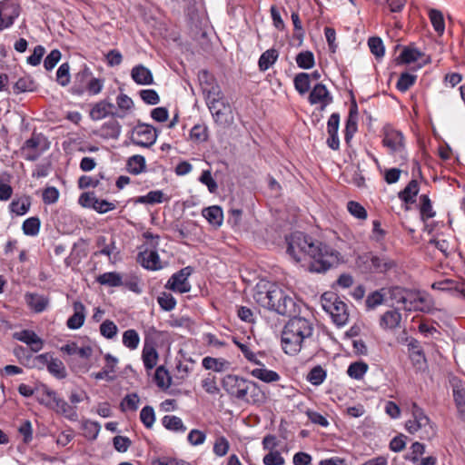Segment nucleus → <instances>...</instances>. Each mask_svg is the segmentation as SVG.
<instances>
[{
    "mask_svg": "<svg viewBox=\"0 0 465 465\" xmlns=\"http://www.w3.org/2000/svg\"><path fill=\"white\" fill-rule=\"evenodd\" d=\"M420 213L421 219L427 221L433 218L436 215V212L432 208V203L430 197L427 194H421L420 196Z\"/></svg>",
    "mask_w": 465,
    "mask_h": 465,
    "instance_id": "36",
    "label": "nucleus"
},
{
    "mask_svg": "<svg viewBox=\"0 0 465 465\" xmlns=\"http://www.w3.org/2000/svg\"><path fill=\"white\" fill-rule=\"evenodd\" d=\"M163 193L160 190L150 191L145 195H142L137 197L134 202L135 203H143V204H155L161 203L163 202Z\"/></svg>",
    "mask_w": 465,
    "mask_h": 465,
    "instance_id": "37",
    "label": "nucleus"
},
{
    "mask_svg": "<svg viewBox=\"0 0 465 465\" xmlns=\"http://www.w3.org/2000/svg\"><path fill=\"white\" fill-rule=\"evenodd\" d=\"M198 80L204 96L207 94L217 95L221 91V88L217 84L213 75L206 70H202L199 72Z\"/></svg>",
    "mask_w": 465,
    "mask_h": 465,
    "instance_id": "17",
    "label": "nucleus"
},
{
    "mask_svg": "<svg viewBox=\"0 0 465 465\" xmlns=\"http://www.w3.org/2000/svg\"><path fill=\"white\" fill-rule=\"evenodd\" d=\"M117 331L118 328L113 321L105 320L100 325V333L106 339H114L116 336Z\"/></svg>",
    "mask_w": 465,
    "mask_h": 465,
    "instance_id": "57",
    "label": "nucleus"
},
{
    "mask_svg": "<svg viewBox=\"0 0 465 465\" xmlns=\"http://www.w3.org/2000/svg\"><path fill=\"white\" fill-rule=\"evenodd\" d=\"M412 414L413 420H410L406 423L407 430L410 433L413 434L420 429H424V432L427 434L435 432L429 417L416 403L412 406Z\"/></svg>",
    "mask_w": 465,
    "mask_h": 465,
    "instance_id": "10",
    "label": "nucleus"
},
{
    "mask_svg": "<svg viewBox=\"0 0 465 465\" xmlns=\"http://www.w3.org/2000/svg\"><path fill=\"white\" fill-rule=\"evenodd\" d=\"M416 80H417V75L411 74L408 72H404V73L401 74V75L397 81V84H396V88L400 92L405 93L412 85H414V84L416 83Z\"/></svg>",
    "mask_w": 465,
    "mask_h": 465,
    "instance_id": "44",
    "label": "nucleus"
},
{
    "mask_svg": "<svg viewBox=\"0 0 465 465\" xmlns=\"http://www.w3.org/2000/svg\"><path fill=\"white\" fill-rule=\"evenodd\" d=\"M453 398L458 411L465 413V389L462 386H454Z\"/></svg>",
    "mask_w": 465,
    "mask_h": 465,
    "instance_id": "61",
    "label": "nucleus"
},
{
    "mask_svg": "<svg viewBox=\"0 0 465 465\" xmlns=\"http://www.w3.org/2000/svg\"><path fill=\"white\" fill-rule=\"evenodd\" d=\"M295 61L297 65L302 69H311L315 64L314 54L308 50L299 53L295 57Z\"/></svg>",
    "mask_w": 465,
    "mask_h": 465,
    "instance_id": "42",
    "label": "nucleus"
},
{
    "mask_svg": "<svg viewBox=\"0 0 465 465\" xmlns=\"http://www.w3.org/2000/svg\"><path fill=\"white\" fill-rule=\"evenodd\" d=\"M41 222L38 217H29L22 224L23 232L27 236H36L40 231Z\"/></svg>",
    "mask_w": 465,
    "mask_h": 465,
    "instance_id": "41",
    "label": "nucleus"
},
{
    "mask_svg": "<svg viewBox=\"0 0 465 465\" xmlns=\"http://www.w3.org/2000/svg\"><path fill=\"white\" fill-rule=\"evenodd\" d=\"M327 372L321 366L317 365L314 366L307 374V381L314 385L319 386L321 385L326 379Z\"/></svg>",
    "mask_w": 465,
    "mask_h": 465,
    "instance_id": "39",
    "label": "nucleus"
},
{
    "mask_svg": "<svg viewBox=\"0 0 465 465\" xmlns=\"http://www.w3.org/2000/svg\"><path fill=\"white\" fill-rule=\"evenodd\" d=\"M190 138L195 143H203L208 139V128L204 124H195L190 131Z\"/></svg>",
    "mask_w": 465,
    "mask_h": 465,
    "instance_id": "51",
    "label": "nucleus"
},
{
    "mask_svg": "<svg viewBox=\"0 0 465 465\" xmlns=\"http://www.w3.org/2000/svg\"><path fill=\"white\" fill-rule=\"evenodd\" d=\"M382 145L394 156L401 160H407L405 137L403 134L391 125H385L382 129Z\"/></svg>",
    "mask_w": 465,
    "mask_h": 465,
    "instance_id": "3",
    "label": "nucleus"
},
{
    "mask_svg": "<svg viewBox=\"0 0 465 465\" xmlns=\"http://www.w3.org/2000/svg\"><path fill=\"white\" fill-rule=\"evenodd\" d=\"M223 388L232 396L243 400L249 391V383L246 380L228 374L222 381Z\"/></svg>",
    "mask_w": 465,
    "mask_h": 465,
    "instance_id": "7",
    "label": "nucleus"
},
{
    "mask_svg": "<svg viewBox=\"0 0 465 465\" xmlns=\"http://www.w3.org/2000/svg\"><path fill=\"white\" fill-rule=\"evenodd\" d=\"M60 398L57 397L56 393L54 391H51L46 388L43 390L42 394L39 397V401L50 409L55 407V403L58 402Z\"/></svg>",
    "mask_w": 465,
    "mask_h": 465,
    "instance_id": "55",
    "label": "nucleus"
},
{
    "mask_svg": "<svg viewBox=\"0 0 465 465\" xmlns=\"http://www.w3.org/2000/svg\"><path fill=\"white\" fill-rule=\"evenodd\" d=\"M372 264L371 273H386L396 268L397 263L391 258L386 255H375L370 260Z\"/></svg>",
    "mask_w": 465,
    "mask_h": 465,
    "instance_id": "18",
    "label": "nucleus"
},
{
    "mask_svg": "<svg viewBox=\"0 0 465 465\" xmlns=\"http://www.w3.org/2000/svg\"><path fill=\"white\" fill-rule=\"evenodd\" d=\"M321 303L334 324L341 327L347 323L349 320L347 304L340 299L338 294L332 292H324L321 297Z\"/></svg>",
    "mask_w": 465,
    "mask_h": 465,
    "instance_id": "2",
    "label": "nucleus"
},
{
    "mask_svg": "<svg viewBox=\"0 0 465 465\" xmlns=\"http://www.w3.org/2000/svg\"><path fill=\"white\" fill-rule=\"evenodd\" d=\"M114 109V104L106 100H102L93 105L90 111V117L94 121H100L109 115L123 117L120 114L114 113L113 111Z\"/></svg>",
    "mask_w": 465,
    "mask_h": 465,
    "instance_id": "14",
    "label": "nucleus"
},
{
    "mask_svg": "<svg viewBox=\"0 0 465 465\" xmlns=\"http://www.w3.org/2000/svg\"><path fill=\"white\" fill-rule=\"evenodd\" d=\"M292 45L300 46L302 44L304 37V30L302 25V22L299 18V15L295 13H292Z\"/></svg>",
    "mask_w": 465,
    "mask_h": 465,
    "instance_id": "35",
    "label": "nucleus"
},
{
    "mask_svg": "<svg viewBox=\"0 0 465 465\" xmlns=\"http://www.w3.org/2000/svg\"><path fill=\"white\" fill-rule=\"evenodd\" d=\"M157 302L160 307L166 312L173 310L176 306V300L171 293L168 292L160 293L157 298Z\"/></svg>",
    "mask_w": 465,
    "mask_h": 465,
    "instance_id": "54",
    "label": "nucleus"
},
{
    "mask_svg": "<svg viewBox=\"0 0 465 465\" xmlns=\"http://www.w3.org/2000/svg\"><path fill=\"white\" fill-rule=\"evenodd\" d=\"M192 273V268L187 266L171 276L165 287L173 292L185 293L191 291V284L188 281Z\"/></svg>",
    "mask_w": 465,
    "mask_h": 465,
    "instance_id": "11",
    "label": "nucleus"
},
{
    "mask_svg": "<svg viewBox=\"0 0 465 465\" xmlns=\"http://www.w3.org/2000/svg\"><path fill=\"white\" fill-rule=\"evenodd\" d=\"M157 136V132L152 125L140 124L132 131L131 141L134 144L148 148L155 143Z\"/></svg>",
    "mask_w": 465,
    "mask_h": 465,
    "instance_id": "6",
    "label": "nucleus"
},
{
    "mask_svg": "<svg viewBox=\"0 0 465 465\" xmlns=\"http://www.w3.org/2000/svg\"><path fill=\"white\" fill-rule=\"evenodd\" d=\"M162 424L167 430L176 432V433H183L186 430V428L183 426L182 420L174 415H166L162 419Z\"/></svg>",
    "mask_w": 465,
    "mask_h": 465,
    "instance_id": "31",
    "label": "nucleus"
},
{
    "mask_svg": "<svg viewBox=\"0 0 465 465\" xmlns=\"http://www.w3.org/2000/svg\"><path fill=\"white\" fill-rule=\"evenodd\" d=\"M97 282L101 285L118 287L123 284V277L116 272H104L97 277Z\"/></svg>",
    "mask_w": 465,
    "mask_h": 465,
    "instance_id": "32",
    "label": "nucleus"
},
{
    "mask_svg": "<svg viewBox=\"0 0 465 465\" xmlns=\"http://www.w3.org/2000/svg\"><path fill=\"white\" fill-rule=\"evenodd\" d=\"M74 314L67 320L66 325L71 330H77L84 325L85 319V307L81 302H74Z\"/></svg>",
    "mask_w": 465,
    "mask_h": 465,
    "instance_id": "20",
    "label": "nucleus"
},
{
    "mask_svg": "<svg viewBox=\"0 0 465 465\" xmlns=\"http://www.w3.org/2000/svg\"><path fill=\"white\" fill-rule=\"evenodd\" d=\"M30 207L31 197L28 195H23L17 199H14L9 205L10 211L18 216L27 213Z\"/></svg>",
    "mask_w": 465,
    "mask_h": 465,
    "instance_id": "27",
    "label": "nucleus"
},
{
    "mask_svg": "<svg viewBox=\"0 0 465 465\" xmlns=\"http://www.w3.org/2000/svg\"><path fill=\"white\" fill-rule=\"evenodd\" d=\"M61 351L68 355H75L81 359H89L92 356L93 349L89 345L78 346L76 342H69L61 347Z\"/></svg>",
    "mask_w": 465,
    "mask_h": 465,
    "instance_id": "22",
    "label": "nucleus"
},
{
    "mask_svg": "<svg viewBox=\"0 0 465 465\" xmlns=\"http://www.w3.org/2000/svg\"><path fill=\"white\" fill-rule=\"evenodd\" d=\"M332 98L330 92L323 84H316L309 95L311 104H317L319 102Z\"/></svg>",
    "mask_w": 465,
    "mask_h": 465,
    "instance_id": "29",
    "label": "nucleus"
},
{
    "mask_svg": "<svg viewBox=\"0 0 465 465\" xmlns=\"http://www.w3.org/2000/svg\"><path fill=\"white\" fill-rule=\"evenodd\" d=\"M130 173L139 174L145 169V159L142 155H134L128 160Z\"/></svg>",
    "mask_w": 465,
    "mask_h": 465,
    "instance_id": "53",
    "label": "nucleus"
},
{
    "mask_svg": "<svg viewBox=\"0 0 465 465\" xmlns=\"http://www.w3.org/2000/svg\"><path fill=\"white\" fill-rule=\"evenodd\" d=\"M428 15L434 31L439 35H442L445 31V21L442 12L438 9H430Z\"/></svg>",
    "mask_w": 465,
    "mask_h": 465,
    "instance_id": "30",
    "label": "nucleus"
},
{
    "mask_svg": "<svg viewBox=\"0 0 465 465\" xmlns=\"http://www.w3.org/2000/svg\"><path fill=\"white\" fill-rule=\"evenodd\" d=\"M251 374L264 382H272L280 379L279 374L276 371L265 369V368H255L251 371Z\"/></svg>",
    "mask_w": 465,
    "mask_h": 465,
    "instance_id": "40",
    "label": "nucleus"
},
{
    "mask_svg": "<svg viewBox=\"0 0 465 465\" xmlns=\"http://www.w3.org/2000/svg\"><path fill=\"white\" fill-rule=\"evenodd\" d=\"M368 45L371 53L377 58H382L385 54V47L381 38L378 36L370 37Z\"/></svg>",
    "mask_w": 465,
    "mask_h": 465,
    "instance_id": "46",
    "label": "nucleus"
},
{
    "mask_svg": "<svg viewBox=\"0 0 465 465\" xmlns=\"http://www.w3.org/2000/svg\"><path fill=\"white\" fill-rule=\"evenodd\" d=\"M132 79L140 85H149L153 83V74L150 69L143 64L133 67L131 71Z\"/></svg>",
    "mask_w": 465,
    "mask_h": 465,
    "instance_id": "21",
    "label": "nucleus"
},
{
    "mask_svg": "<svg viewBox=\"0 0 465 465\" xmlns=\"http://www.w3.org/2000/svg\"><path fill=\"white\" fill-rule=\"evenodd\" d=\"M202 215L214 227H220L223 221V210L218 205L203 208Z\"/></svg>",
    "mask_w": 465,
    "mask_h": 465,
    "instance_id": "23",
    "label": "nucleus"
},
{
    "mask_svg": "<svg viewBox=\"0 0 465 465\" xmlns=\"http://www.w3.org/2000/svg\"><path fill=\"white\" fill-rule=\"evenodd\" d=\"M373 258V253L372 252H364L361 255H359L356 259V264L358 266V268L362 272H371L372 269V264L371 263V259Z\"/></svg>",
    "mask_w": 465,
    "mask_h": 465,
    "instance_id": "59",
    "label": "nucleus"
},
{
    "mask_svg": "<svg viewBox=\"0 0 465 465\" xmlns=\"http://www.w3.org/2000/svg\"><path fill=\"white\" fill-rule=\"evenodd\" d=\"M369 366L366 362L359 361L349 365L347 374L354 380H361L368 371Z\"/></svg>",
    "mask_w": 465,
    "mask_h": 465,
    "instance_id": "34",
    "label": "nucleus"
},
{
    "mask_svg": "<svg viewBox=\"0 0 465 465\" xmlns=\"http://www.w3.org/2000/svg\"><path fill=\"white\" fill-rule=\"evenodd\" d=\"M377 5L387 7L391 13L401 12L406 0H373Z\"/></svg>",
    "mask_w": 465,
    "mask_h": 465,
    "instance_id": "60",
    "label": "nucleus"
},
{
    "mask_svg": "<svg viewBox=\"0 0 465 465\" xmlns=\"http://www.w3.org/2000/svg\"><path fill=\"white\" fill-rule=\"evenodd\" d=\"M419 191L420 185L418 181L412 179L409 182L405 188L399 193L398 196L406 204L414 203Z\"/></svg>",
    "mask_w": 465,
    "mask_h": 465,
    "instance_id": "24",
    "label": "nucleus"
},
{
    "mask_svg": "<svg viewBox=\"0 0 465 465\" xmlns=\"http://www.w3.org/2000/svg\"><path fill=\"white\" fill-rule=\"evenodd\" d=\"M25 298L29 307L35 312H44L49 303V300L46 297L37 293L26 294Z\"/></svg>",
    "mask_w": 465,
    "mask_h": 465,
    "instance_id": "28",
    "label": "nucleus"
},
{
    "mask_svg": "<svg viewBox=\"0 0 465 465\" xmlns=\"http://www.w3.org/2000/svg\"><path fill=\"white\" fill-rule=\"evenodd\" d=\"M15 338L27 345H29L33 351L37 352L43 348L42 339L33 331L24 330L15 333Z\"/></svg>",
    "mask_w": 465,
    "mask_h": 465,
    "instance_id": "19",
    "label": "nucleus"
},
{
    "mask_svg": "<svg viewBox=\"0 0 465 465\" xmlns=\"http://www.w3.org/2000/svg\"><path fill=\"white\" fill-rule=\"evenodd\" d=\"M202 364L205 370H212L216 372H223L230 368V362L227 360L210 356L204 357Z\"/></svg>",
    "mask_w": 465,
    "mask_h": 465,
    "instance_id": "26",
    "label": "nucleus"
},
{
    "mask_svg": "<svg viewBox=\"0 0 465 465\" xmlns=\"http://www.w3.org/2000/svg\"><path fill=\"white\" fill-rule=\"evenodd\" d=\"M154 380L158 387L166 389L171 385V377L168 371L163 366L157 367L154 374Z\"/></svg>",
    "mask_w": 465,
    "mask_h": 465,
    "instance_id": "48",
    "label": "nucleus"
},
{
    "mask_svg": "<svg viewBox=\"0 0 465 465\" xmlns=\"http://www.w3.org/2000/svg\"><path fill=\"white\" fill-rule=\"evenodd\" d=\"M159 354L153 344L145 337L142 351V361L146 371L153 370L158 362Z\"/></svg>",
    "mask_w": 465,
    "mask_h": 465,
    "instance_id": "16",
    "label": "nucleus"
},
{
    "mask_svg": "<svg viewBox=\"0 0 465 465\" xmlns=\"http://www.w3.org/2000/svg\"><path fill=\"white\" fill-rule=\"evenodd\" d=\"M401 321V314L397 310L387 311L380 320V326L382 329H395L399 327Z\"/></svg>",
    "mask_w": 465,
    "mask_h": 465,
    "instance_id": "25",
    "label": "nucleus"
},
{
    "mask_svg": "<svg viewBox=\"0 0 465 465\" xmlns=\"http://www.w3.org/2000/svg\"><path fill=\"white\" fill-rule=\"evenodd\" d=\"M19 6L9 1L0 2V30L12 26L19 16Z\"/></svg>",
    "mask_w": 465,
    "mask_h": 465,
    "instance_id": "12",
    "label": "nucleus"
},
{
    "mask_svg": "<svg viewBox=\"0 0 465 465\" xmlns=\"http://www.w3.org/2000/svg\"><path fill=\"white\" fill-rule=\"evenodd\" d=\"M34 366L41 369L46 366L48 371L58 379L65 377V368L59 359H54L50 353H43L35 356Z\"/></svg>",
    "mask_w": 465,
    "mask_h": 465,
    "instance_id": "9",
    "label": "nucleus"
},
{
    "mask_svg": "<svg viewBox=\"0 0 465 465\" xmlns=\"http://www.w3.org/2000/svg\"><path fill=\"white\" fill-rule=\"evenodd\" d=\"M309 258L312 272L325 273L340 263L341 252L302 232H292V259L297 262Z\"/></svg>",
    "mask_w": 465,
    "mask_h": 465,
    "instance_id": "1",
    "label": "nucleus"
},
{
    "mask_svg": "<svg viewBox=\"0 0 465 465\" xmlns=\"http://www.w3.org/2000/svg\"><path fill=\"white\" fill-rule=\"evenodd\" d=\"M13 88L15 94L32 92L35 88V83L31 76L26 75L20 77Z\"/></svg>",
    "mask_w": 465,
    "mask_h": 465,
    "instance_id": "43",
    "label": "nucleus"
},
{
    "mask_svg": "<svg viewBox=\"0 0 465 465\" xmlns=\"http://www.w3.org/2000/svg\"><path fill=\"white\" fill-rule=\"evenodd\" d=\"M312 326L310 322L302 317H292V351L299 352L302 343L312 334Z\"/></svg>",
    "mask_w": 465,
    "mask_h": 465,
    "instance_id": "5",
    "label": "nucleus"
},
{
    "mask_svg": "<svg viewBox=\"0 0 465 465\" xmlns=\"http://www.w3.org/2000/svg\"><path fill=\"white\" fill-rule=\"evenodd\" d=\"M140 419L147 428H151L155 420L153 409L151 406L143 407L140 412Z\"/></svg>",
    "mask_w": 465,
    "mask_h": 465,
    "instance_id": "64",
    "label": "nucleus"
},
{
    "mask_svg": "<svg viewBox=\"0 0 465 465\" xmlns=\"http://www.w3.org/2000/svg\"><path fill=\"white\" fill-rule=\"evenodd\" d=\"M267 302L264 303L268 308L274 310L281 315H287L289 297L286 292L277 284H272L265 293Z\"/></svg>",
    "mask_w": 465,
    "mask_h": 465,
    "instance_id": "4",
    "label": "nucleus"
},
{
    "mask_svg": "<svg viewBox=\"0 0 465 465\" xmlns=\"http://www.w3.org/2000/svg\"><path fill=\"white\" fill-rule=\"evenodd\" d=\"M422 54H423L416 48L404 47L399 58L402 64H409L418 61Z\"/></svg>",
    "mask_w": 465,
    "mask_h": 465,
    "instance_id": "47",
    "label": "nucleus"
},
{
    "mask_svg": "<svg viewBox=\"0 0 465 465\" xmlns=\"http://www.w3.org/2000/svg\"><path fill=\"white\" fill-rule=\"evenodd\" d=\"M139 397L136 393L126 395L121 401V409L124 411H136L139 404Z\"/></svg>",
    "mask_w": 465,
    "mask_h": 465,
    "instance_id": "56",
    "label": "nucleus"
},
{
    "mask_svg": "<svg viewBox=\"0 0 465 465\" xmlns=\"http://www.w3.org/2000/svg\"><path fill=\"white\" fill-rule=\"evenodd\" d=\"M56 81L62 86H66L70 83V65L68 63H64L58 67Z\"/></svg>",
    "mask_w": 465,
    "mask_h": 465,
    "instance_id": "58",
    "label": "nucleus"
},
{
    "mask_svg": "<svg viewBox=\"0 0 465 465\" xmlns=\"http://www.w3.org/2000/svg\"><path fill=\"white\" fill-rule=\"evenodd\" d=\"M402 308L406 311L429 312L430 306L426 303V298L420 292L405 289L404 296L401 297Z\"/></svg>",
    "mask_w": 465,
    "mask_h": 465,
    "instance_id": "8",
    "label": "nucleus"
},
{
    "mask_svg": "<svg viewBox=\"0 0 465 465\" xmlns=\"http://www.w3.org/2000/svg\"><path fill=\"white\" fill-rule=\"evenodd\" d=\"M347 210L351 215L359 220H366L368 217V213L364 206L356 201H349L347 203Z\"/></svg>",
    "mask_w": 465,
    "mask_h": 465,
    "instance_id": "49",
    "label": "nucleus"
},
{
    "mask_svg": "<svg viewBox=\"0 0 465 465\" xmlns=\"http://www.w3.org/2000/svg\"><path fill=\"white\" fill-rule=\"evenodd\" d=\"M138 260L145 269L153 271L162 269L161 260L156 247H153V249L146 248L141 251L138 255Z\"/></svg>",
    "mask_w": 465,
    "mask_h": 465,
    "instance_id": "15",
    "label": "nucleus"
},
{
    "mask_svg": "<svg viewBox=\"0 0 465 465\" xmlns=\"http://www.w3.org/2000/svg\"><path fill=\"white\" fill-rule=\"evenodd\" d=\"M116 104L120 111L123 112L121 115H124L134 106L133 100L125 94H120L116 97Z\"/></svg>",
    "mask_w": 465,
    "mask_h": 465,
    "instance_id": "63",
    "label": "nucleus"
},
{
    "mask_svg": "<svg viewBox=\"0 0 465 465\" xmlns=\"http://www.w3.org/2000/svg\"><path fill=\"white\" fill-rule=\"evenodd\" d=\"M104 135L107 138L117 139L121 134V125L116 121H109L102 125Z\"/></svg>",
    "mask_w": 465,
    "mask_h": 465,
    "instance_id": "52",
    "label": "nucleus"
},
{
    "mask_svg": "<svg viewBox=\"0 0 465 465\" xmlns=\"http://www.w3.org/2000/svg\"><path fill=\"white\" fill-rule=\"evenodd\" d=\"M199 181H200V183H202L203 184L207 186L208 191L211 193H216V191L218 189V185H217V183L215 182V180L213 178L212 173L210 170L203 171L201 176L199 177Z\"/></svg>",
    "mask_w": 465,
    "mask_h": 465,
    "instance_id": "62",
    "label": "nucleus"
},
{
    "mask_svg": "<svg viewBox=\"0 0 465 465\" xmlns=\"http://www.w3.org/2000/svg\"><path fill=\"white\" fill-rule=\"evenodd\" d=\"M277 57L278 52L275 49H269L262 53L258 62L260 70H268L275 63Z\"/></svg>",
    "mask_w": 465,
    "mask_h": 465,
    "instance_id": "38",
    "label": "nucleus"
},
{
    "mask_svg": "<svg viewBox=\"0 0 465 465\" xmlns=\"http://www.w3.org/2000/svg\"><path fill=\"white\" fill-rule=\"evenodd\" d=\"M53 408L56 412L63 414L67 419L74 420L77 418V413L74 407L69 405L65 401L60 399Z\"/></svg>",
    "mask_w": 465,
    "mask_h": 465,
    "instance_id": "45",
    "label": "nucleus"
},
{
    "mask_svg": "<svg viewBox=\"0 0 465 465\" xmlns=\"http://www.w3.org/2000/svg\"><path fill=\"white\" fill-rule=\"evenodd\" d=\"M295 89L301 94H306L310 89V76L306 73L298 74L293 80Z\"/></svg>",
    "mask_w": 465,
    "mask_h": 465,
    "instance_id": "50",
    "label": "nucleus"
},
{
    "mask_svg": "<svg viewBox=\"0 0 465 465\" xmlns=\"http://www.w3.org/2000/svg\"><path fill=\"white\" fill-rule=\"evenodd\" d=\"M206 104L214 118L215 122L221 121L224 115V111L227 109V104L224 101L222 91L216 94L205 95Z\"/></svg>",
    "mask_w": 465,
    "mask_h": 465,
    "instance_id": "13",
    "label": "nucleus"
},
{
    "mask_svg": "<svg viewBox=\"0 0 465 465\" xmlns=\"http://www.w3.org/2000/svg\"><path fill=\"white\" fill-rule=\"evenodd\" d=\"M122 342L124 346L130 351L136 350L140 344L139 333L134 329L124 331L123 333Z\"/></svg>",
    "mask_w": 465,
    "mask_h": 465,
    "instance_id": "33",
    "label": "nucleus"
}]
</instances>
